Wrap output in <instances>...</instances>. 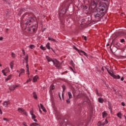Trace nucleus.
Masks as SVG:
<instances>
[{
  "mask_svg": "<svg viewBox=\"0 0 126 126\" xmlns=\"http://www.w3.org/2000/svg\"><path fill=\"white\" fill-rule=\"evenodd\" d=\"M97 13L94 14V18L95 21L98 22V21H100L101 20V16H102V14H103V11H104V9L102 8H98L97 9Z\"/></svg>",
  "mask_w": 126,
  "mask_h": 126,
  "instance_id": "nucleus-1",
  "label": "nucleus"
},
{
  "mask_svg": "<svg viewBox=\"0 0 126 126\" xmlns=\"http://www.w3.org/2000/svg\"><path fill=\"white\" fill-rule=\"evenodd\" d=\"M73 49H74V50H75V51H77V52H78V53L79 54L80 56H83L84 55L87 58L88 57V55H87V53L82 50H79L77 47H75V46H73Z\"/></svg>",
  "mask_w": 126,
  "mask_h": 126,
  "instance_id": "nucleus-2",
  "label": "nucleus"
},
{
  "mask_svg": "<svg viewBox=\"0 0 126 126\" xmlns=\"http://www.w3.org/2000/svg\"><path fill=\"white\" fill-rule=\"evenodd\" d=\"M53 64L57 68H62V63H60V62L57 60H54L53 61Z\"/></svg>",
  "mask_w": 126,
  "mask_h": 126,
  "instance_id": "nucleus-3",
  "label": "nucleus"
},
{
  "mask_svg": "<svg viewBox=\"0 0 126 126\" xmlns=\"http://www.w3.org/2000/svg\"><path fill=\"white\" fill-rule=\"evenodd\" d=\"M30 114L32 116V120H33L34 122H35V123H37V122H38V121L37 120V119H35L36 115H35V114H34V111L32 110L30 111Z\"/></svg>",
  "mask_w": 126,
  "mask_h": 126,
  "instance_id": "nucleus-4",
  "label": "nucleus"
},
{
  "mask_svg": "<svg viewBox=\"0 0 126 126\" xmlns=\"http://www.w3.org/2000/svg\"><path fill=\"white\" fill-rule=\"evenodd\" d=\"M18 111L19 112V113H20L21 114H23L24 115H25L26 116H27V112H26V111H25V110H24V109L22 108H19L18 109Z\"/></svg>",
  "mask_w": 126,
  "mask_h": 126,
  "instance_id": "nucleus-5",
  "label": "nucleus"
},
{
  "mask_svg": "<svg viewBox=\"0 0 126 126\" xmlns=\"http://www.w3.org/2000/svg\"><path fill=\"white\" fill-rule=\"evenodd\" d=\"M67 94H68L69 98L68 99L66 100V102L67 104H69V103H70V101L69 100H70V99H72V94H71V93H70V92H68Z\"/></svg>",
  "mask_w": 126,
  "mask_h": 126,
  "instance_id": "nucleus-6",
  "label": "nucleus"
},
{
  "mask_svg": "<svg viewBox=\"0 0 126 126\" xmlns=\"http://www.w3.org/2000/svg\"><path fill=\"white\" fill-rule=\"evenodd\" d=\"M10 104V102H9V100H6L4 101V102L2 103L3 106L4 107H5L6 108H8V105Z\"/></svg>",
  "mask_w": 126,
  "mask_h": 126,
  "instance_id": "nucleus-7",
  "label": "nucleus"
},
{
  "mask_svg": "<svg viewBox=\"0 0 126 126\" xmlns=\"http://www.w3.org/2000/svg\"><path fill=\"white\" fill-rule=\"evenodd\" d=\"M17 87H19V85H13L11 87H10L9 89L10 90H11L12 91H14L15 90V88Z\"/></svg>",
  "mask_w": 126,
  "mask_h": 126,
  "instance_id": "nucleus-8",
  "label": "nucleus"
},
{
  "mask_svg": "<svg viewBox=\"0 0 126 126\" xmlns=\"http://www.w3.org/2000/svg\"><path fill=\"white\" fill-rule=\"evenodd\" d=\"M46 59L48 63H50V62H52V63H54V62L55 61V60H52V58H51V57H50L48 56H46Z\"/></svg>",
  "mask_w": 126,
  "mask_h": 126,
  "instance_id": "nucleus-9",
  "label": "nucleus"
},
{
  "mask_svg": "<svg viewBox=\"0 0 126 126\" xmlns=\"http://www.w3.org/2000/svg\"><path fill=\"white\" fill-rule=\"evenodd\" d=\"M31 24H32V21H31V20H28L26 23L27 27H29V26H30Z\"/></svg>",
  "mask_w": 126,
  "mask_h": 126,
  "instance_id": "nucleus-10",
  "label": "nucleus"
},
{
  "mask_svg": "<svg viewBox=\"0 0 126 126\" xmlns=\"http://www.w3.org/2000/svg\"><path fill=\"white\" fill-rule=\"evenodd\" d=\"M112 77L115 79H120L121 78V76L119 75H115L113 74Z\"/></svg>",
  "mask_w": 126,
  "mask_h": 126,
  "instance_id": "nucleus-11",
  "label": "nucleus"
},
{
  "mask_svg": "<svg viewBox=\"0 0 126 126\" xmlns=\"http://www.w3.org/2000/svg\"><path fill=\"white\" fill-rule=\"evenodd\" d=\"M117 116L118 118H119V119H120V120H122V116H123V114H122V112H119L117 114Z\"/></svg>",
  "mask_w": 126,
  "mask_h": 126,
  "instance_id": "nucleus-12",
  "label": "nucleus"
},
{
  "mask_svg": "<svg viewBox=\"0 0 126 126\" xmlns=\"http://www.w3.org/2000/svg\"><path fill=\"white\" fill-rule=\"evenodd\" d=\"M46 47L47 49H48V50H50V49H51L52 51H54V50L53 49V48H51V46H50V42H48L47 43Z\"/></svg>",
  "mask_w": 126,
  "mask_h": 126,
  "instance_id": "nucleus-13",
  "label": "nucleus"
},
{
  "mask_svg": "<svg viewBox=\"0 0 126 126\" xmlns=\"http://www.w3.org/2000/svg\"><path fill=\"white\" fill-rule=\"evenodd\" d=\"M38 78H39L38 75H36L34 77H33L32 79V82H36L37 80H38Z\"/></svg>",
  "mask_w": 126,
  "mask_h": 126,
  "instance_id": "nucleus-14",
  "label": "nucleus"
},
{
  "mask_svg": "<svg viewBox=\"0 0 126 126\" xmlns=\"http://www.w3.org/2000/svg\"><path fill=\"white\" fill-rule=\"evenodd\" d=\"M98 101L99 103H101V104H103L104 102V99H103L102 97H99L98 98Z\"/></svg>",
  "mask_w": 126,
  "mask_h": 126,
  "instance_id": "nucleus-15",
  "label": "nucleus"
},
{
  "mask_svg": "<svg viewBox=\"0 0 126 126\" xmlns=\"http://www.w3.org/2000/svg\"><path fill=\"white\" fill-rule=\"evenodd\" d=\"M40 106L41 109H42L43 111L46 113V112H47V111L46 110V108H45V107H44V106L42 105V103L40 104Z\"/></svg>",
  "mask_w": 126,
  "mask_h": 126,
  "instance_id": "nucleus-16",
  "label": "nucleus"
},
{
  "mask_svg": "<svg viewBox=\"0 0 126 126\" xmlns=\"http://www.w3.org/2000/svg\"><path fill=\"white\" fill-rule=\"evenodd\" d=\"M32 96H33V98H34V99H35V100H37L38 99V96H37V94H36L35 92H33L32 93Z\"/></svg>",
  "mask_w": 126,
  "mask_h": 126,
  "instance_id": "nucleus-17",
  "label": "nucleus"
},
{
  "mask_svg": "<svg viewBox=\"0 0 126 126\" xmlns=\"http://www.w3.org/2000/svg\"><path fill=\"white\" fill-rule=\"evenodd\" d=\"M14 65V61H12L10 63V66L11 69H13Z\"/></svg>",
  "mask_w": 126,
  "mask_h": 126,
  "instance_id": "nucleus-18",
  "label": "nucleus"
},
{
  "mask_svg": "<svg viewBox=\"0 0 126 126\" xmlns=\"http://www.w3.org/2000/svg\"><path fill=\"white\" fill-rule=\"evenodd\" d=\"M97 126H105V124H104L103 122H102L101 121H99L97 123Z\"/></svg>",
  "mask_w": 126,
  "mask_h": 126,
  "instance_id": "nucleus-19",
  "label": "nucleus"
},
{
  "mask_svg": "<svg viewBox=\"0 0 126 126\" xmlns=\"http://www.w3.org/2000/svg\"><path fill=\"white\" fill-rule=\"evenodd\" d=\"M66 13V9H65V10L63 11V10H62L61 12H60V15L62 16V15H63V14H65Z\"/></svg>",
  "mask_w": 126,
  "mask_h": 126,
  "instance_id": "nucleus-20",
  "label": "nucleus"
},
{
  "mask_svg": "<svg viewBox=\"0 0 126 126\" xmlns=\"http://www.w3.org/2000/svg\"><path fill=\"white\" fill-rule=\"evenodd\" d=\"M20 73L22 74H24L25 73V70L23 68H21L20 69Z\"/></svg>",
  "mask_w": 126,
  "mask_h": 126,
  "instance_id": "nucleus-21",
  "label": "nucleus"
},
{
  "mask_svg": "<svg viewBox=\"0 0 126 126\" xmlns=\"http://www.w3.org/2000/svg\"><path fill=\"white\" fill-rule=\"evenodd\" d=\"M107 72H108L109 74L111 75V76L112 77L113 75H114V73L113 72V70H111V71H110L109 69H107Z\"/></svg>",
  "mask_w": 126,
  "mask_h": 126,
  "instance_id": "nucleus-22",
  "label": "nucleus"
},
{
  "mask_svg": "<svg viewBox=\"0 0 126 126\" xmlns=\"http://www.w3.org/2000/svg\"><path fill=\"white\" fill-rule=\"evenodd\" d=\"M33 27H34V26H32L30 29L28 30V31H31V30H32L33 31V32H36V29L33 28Z\"/></svg>",
  "mask_w": 126,
  "mask_h": 126,
  "instance_id": "nucleus-23",
  "label": "nucleus"
},
{
  "mask_svg": "<svg viewBox=\"0 0 126 126\" xmlns=\"http://www.w3.org/2000/svg\"><path fill=\"white\" fill-rule=\"evenodd\" d=\"M6 70H7V71H9V68H6L3 70H2V71H1L2 73H3V74L5 73V71H6Z\"/></svg>",
  "mask_w": 126,
  "mask_h": 126,
  "instance_id": "nucleus-24",
  "label": "nucleus"
},
{
  "mask_svg": "<svg viewBox=\"0 0 126 126\" xmlns=\"http://www.w3.org/2000/svg\"><path fill=\"white\" fill-rule=\"evenodd\" d=\"M49 41H52L53 42H57V40L53 38L48 37Z\"/></svg>",
  "mask_w": 126,
  "mask_h": 126,
  "instance_id": "nucleus-25",
  "label": "nucleus"
},
{
  "mask_svg": "<svg viewBox=\"0 0 126 126\" xmlns=\"http://www.w3.org/2000/svg\"><path fill=\"white\" fill-rule=\"evenodd\" d=\"M107 116V113H106V111H104L102 112V117L105 118Z\"/></svg>",
  "mask_w": 126,
  "mask_h": 126,
  "instance_id": "nucleus-26",
  "label": "nucleus"
},
{
  "mask_svg": "<svg viewBox=\"0 0 126 126\" xmlns=\"http://www.w3.org/2000/svg\"><path fill=\"white\" fill-rule=\"evenodd\" d=\"M40 49H41V50H42V51H46V47L43 46V45H41L40 46Z\"/></svg>",
  "mask_w": 126,
  "mask_h": 126,
  "instance_id": "nucleus-27",
  "label": "nucleus"
},
{
  "mask_svg": "<svg viewBox=\"0 0 126 126\" xmlns=\"http://www.w3.org/2000/svg\"><path fill=\"white\" fill-rule=\"evenodd\" d=\"M12 58H13V59H15V58H16V55L14 54V53L12 52L11 54Z\"/></svg>",
  "mask_w": 126,
  "mask_h": 126,
  "instance_id": "nucleus-28",
  "label": "nucleus"
},
{
  "mask_svg": "<svg viewBox=\"0 0 126 126\" xmlns=\"http://www.w3.org/2000/svg\"><path fill=\"white\" fill-rule=\"evenodd\" d=\"M27 74H28V77H29V75H30V73H29V68L28 67H27Z\"/></svg>",
  "mask_w": 126,
  "mask_h": 126,
  "instance_id": "nucleus-29",
  "label": "nucleus"
},
{
  "mask_svg": "<svg viewBox=\"0 0 126 126\" xmlns=\"http://www.w3.org/2000/svg\"><path fill=\"white\" fill-rule=\"evenodd\" d=\"M25 60L26 61V63H28V55L26 56V57L25 58Z\"/></svg>",
  "mask_w": 126,
  "mask_h": 126,
  "instance_id": "nucleus-30",
  "label": "nucleus"
},
{
  "mask_svg": "<svg viewBox=\"0 0 126 126\" xmlns=\"http://www.w3.org/2000/svg\"><path fill=\"white\" fill-rule=\"evenodd\" d=\"M29 48H30V49H34L35 48V46L33 44H32L29 46Z\"/></svg>",
  "mask_w": 126,
  "mask_h": 126,
  "instance_id": "nucleus-31",
  "label": "nucleus"
},
{
  "mask_svg": "<svg viewBox=\"0 0 126 126\" xmlns=\"http://www.w3.org/2000/svg\"><path fill=\"white\" fill-rule=\"evenodd\" d=\"M11 75H9L7 78L6 79V81H7L8 80H9V79H10L11 78Z\"/></svg>",
  "mask_w": 126,
  "mask_h": 126,
  "instance_id": "nucleus-32",
  "label": "nucleus"
},
{
  "mask_svg": "<svg viewBox=\"0 0 126 126\" xmlns=\"http://www.w3.org/2000/svg\"><path fill=\"white\" fill-rule=\"evenodd\" d=\"M32 79H31V78H29V79H28L26 82V83H25V84H26V83H29V82H31V81H32Z\"/></svg>",
  "mask_w": 126,
  "mask_h": 126,
  "instance_id": "nucleus-33",
  "label": "nucleus"
},
{
  "mask_svg": "<svg viewBox=\"0 0 126 126\" xmlns=\"http://www.w3.org/2000/svg\"><path fill=\"white\" fill-rule=\"evenodd\" d=\"M83 9L84 10H87V9H88V7H87V6H84Z\"/></svg>",
  "mask_w": 126,
  "mask_h": 126,
  "instance_id": "nucleus-34",
  "label": "nucleus"
},
{
  "mask_svg": "<svg viewBox=\"0 0 126 126\" xmlns=\"http://www.w3.org/2000/svg\"><path fill=\"white\" fill-rule=\"evenodd\" d=\"M62 88H63V92H64V91H65V86L63 85L62 86Z\"/></svg>",
  "mask_w": 126,
  "mask_h": 126,
  "instance_id": "nucleus-35",
  "label": "nucleus"
},
{
  "mask_svg": "<svg viewBox=\"0 0 126 126\" xmlns=\"http://www.w3.org/2000/svg\"><path fill=\"white\" fill-rule=\"evenodd\" d=\"M103 123L104 124V126H105V125H107V124L108 123V120H107V119H105V121Z\"/></svg>",
  "mask_w": 126,
  "mask_h": 126,
  "instance_id": "nucleus-36",
  "label": "nucleus"
},
{
  "mask_svg": "<svg viewBox=\"0 0 126 126\" xmlns=\"http://www.w3.org/2000/svg\"><path fill=\"white\" fill-rule=\"evenodd\" d=\"M86 24L83 25V23H82L81 24V27H85L86 26Z\"/></svg>",
  "mask_w": 126,
  "mask_h": 126,
  "instance_id": "nucleus-37",
  "label": "nucleus"
},
{
  "mask_svg": "<svg viewBox=\"0 0 126 126\" xmlns=\"http://www.w3.org/2000/svg\"><path fill=\"white\" fill-rule=\"evenodd\" d=\"M55 116H56L57 119H61V118H60V117H59V115H58V113H56Z\"/></svg>",
  "mask_w": 126,
  "mask_h": 126,
  "instance_id": "nucleus-38",
  "label": "nucleus"
},
{
  "mask_svg": "<svg viewBox=\"0 0 126 126\" xmlns=\"http://www.w3.org/2000/svg\"><path fill=\"white\" fill-rule=\"evenodd\" d=\"M22 125H23L24 126H27V123H26V122H23L22 123Z\"/></svg>",
  "mask_w": 126,
  "mask_h": 126,
  "instance_id": "nucleus-39",
  "label": "nucleus"
},
{
  "mask_svg": "<svg viewBox=\"0 0 126 126\" xmlns=\"http://www.w3.org/2000/svg\"><path fill=\"white\" fill-rule=\"evenodd\" d=\"M3 121H5L6 122H9V120L6 118H3Z\"/></svg>",
  "mask_w": 126,
  "mask_h": 126,
  "instance_id": "nucleus-40",
  "label": "nucleus"
},
{
  "mask_svg": "<svg viewBox=\"0 0 126 126\" xmlns=\"http://www.w3.org/2000/svg\"><path fill=\"white\" fill-rule=\"evenodd\" d=\"M83 38L85 41H86L87 40V37L86 36H83Z\"/></svg>",
  "mask_w": 126,
  "mask_h": 126,
  "instance_id": "nucleus-41",
  "label": "nucleus"
},
{
  "mask_svg": "<svg viewBox=\"0 0 126 126\" xmlns=\"http://www.w3.org/2000/svg\"><path fill=\"white\" fill-rule=\"evenodd\" d=\"M108 108H109V109L110 110V112H112V107H111V106L109 105V106H108Z\"/></svg>",
  "mask_w": 126,
  "mask_h": 126,
  "instance_id": "nucleus-42",
  "label": "nucleus"
},
{
  "mask_svg": "<svg viewBox=\"0 0 126 126\" xmlns=\"http://www.w3.org/2000/svg\"><path fill=\"white\" fill-rule=\"evenodd\" d=\"M121 43H124V42H125V39L123 38L121 40Z\"/></svg>",
  "mask_w": 126,
  "mask_h": 126,
  "instance_id": "nucleus-43",
  "label": "nucleus"
},
{
  "mask_svg": "<svg viewBox=\"0 0 126 126\" xmlns=\"http://www.w3.org/2000/svg\"><path fill=\"white\" fill-rule=\"evenodd\" d=\"M96 94L97 95V96H101V95L99 94V93H98V91H96Z\"/></svg>",
  "mask_w": 126,
  "mask_h": 126,
  "instance_id": "nucleus-44",
  "label": "nucleus"
},
{
  "mask_svg": "<svg viewBox=\"0 0 126 126\" xmlns=\"http://www.w3.org/2000/svg\"><path fill=\"white\" fill-rule=\"evenodd\" d=\"M0 115H2V111H1V108H0Z\"/></svg>",
  "mask_w": 126,
  "mask_h": 126,
  "instance_id": "nucleus-45",
  "label": "nucleus"
},
{
  "mask_svg": "<svg viewBox=\"0 0 126 126\" xmlns=\"http://www.w3.org/2000/svg\"><path fill=\"white\" fill-rule=\"evenodd\" d=\"M124 79H125V78H124V77H122L121 78V81H124Z\"/></svg>",
  "mask_w": 126,
  "mask_h": 126,
  "instance_id": "nucleus-46",
  "label": "nucleus"
},
{
  "mask_svg": "<svg viewBox=\"0 0 126 126\" xmlns=\"http://www.w3.org/2000/svg\"><path fill=\"white\" fill-rule=\"evenodd\" d=\"M122 106H123V107H125V106L126 105V104L125 103V102H122Z\"/></svg>",
  "mask_w": 126,
  "mask_h": 126,
  "instance_id": "nucleus-47",
  "label": "nucleus"
},
{
  "mask_svg": "<svg viewBox=\"0 0 126 126\" xmlns=\"http://www.w3.org/2000/svg\"><path fill=\"white\" fill-rule=\"evenodd\" d=\"M52 90H54V89H55V86L52 85Z\"/></svg>",
  "mask_w": 126,
  "mask_h": 126,
  "instance_id": "nucleus-48",
  "label": "nucleus"
},
{
  "mask_svg": "<svg viewBox=\"0 0 126 126\" xmlns=\"http://www.w3.org/2000/svg\"><path fill=\"white\" fill-rule=\"evenodd\" d=\"M2 40H3V37H0V41H2Z\"/></svg>",
  "mask_w": 126,
  "mask_h": 126,
  "instance_id": "nucleus-49",
  "label": "nucleus"
},
{
  "mask_svg": "<svg viewBox=\"0 0 126 126\" xmlns=\"http://www.w3.org/2000/svg\"><path fill=\"white\" fill-rule=\"evenodd\" d=\"M23 55H25V51H24V50H23Z\"/></svg>",
  "mask_w": 126,
  "mask_h": 126,
  "instance_id": "nucleus-50",
  "label": "nucleus"
},
{
  "mask_svg": "<svg viewBox=\"0 0 126 126\" xmlns=\"http://www.w3.org/2000/svg\"><path fill=\"white\" fill-rule=\"evenodd\" d=\"M39 111L40 114H42V110H41V109L39 108Z\"/></svg>",
  "mask_w": 126,
  "mask_h": 126,
  "instance_id": "nucleus-51",
  "label": "nucleus"
},
{
  "mask_svg": "<svg viewBox=\"0 0 126 126\" xmlns=\"http://www.w3.org/2000/svg\"><path fill=\"white\" fill-rule=\"evenodd\" d=\"M70 69H71V70H72V71H73V72H74L73 69L71 67H70Z\"/></svg>",
  "mask_w": 126,
  "mask_h": 126,
  "instance_id": "nucleus-52",
  "label": "nucleus"
},
{
  "mask_svg": "<svg viewBox=\"0 0 126 126\" xmlns=\"http://www.w3.org/2000/svg\"><path fill=\"white\" fill-rule=\"evenodd\" d=\"M101 70H102V71H104V67H102Z\"/></svg>",
  "mask_w": 126,
  "mask_h": 126,
  "instance_id": "nucleus-53",
  "label": "nucleus"
},
{
  "mask_svg": "<svg viewBox=\"0 0 126 126\" xmlns=\"http://www.w3.org/2000/svg\"><path fill=\"white\" fill-rule=\"evenodd\" d=\"M22 75V74H21L20 73L19 74V77H20V76Z\"/></svg>",
  "mask_w": 126,
  "mask_h": 126,
  "instance_id": "nucleus-54",
  "label": "nucleus"
},
{
  "mask_svg": "<svg viewBox=\"0 0 126 126\" xmlns=\"http://www.w3.org/2000/svg\"><path fill=\"white\" fill-rule=\"evenodd\" d=\"M8 32V29H6V33H7Z\"/></svg>",
  "mask_w": 126,
  "mask_h": 126,
  "instance_id": "nucleus-55",
  "label": "nucleus"
},
{
  "mask_svg": "<svg viewBox=\"0 0 126 126\" xmlns=\"http://www.w3.org/2000/svg\"><path fill=\"white\" fill-rule=\"evenodd\" d=\"M3 74V75H4L5 76H6V74H5V73H4Z\"/></svg>",
  "mask_w": 126,
  "mask_h": 126,
  "instance_id": "nucleus-56",
  "label": "nucleus"
},
{
  "mask_svg": "<svg viewBox=\"0 0 126 126\" xmlns=\"http://www.w3.org/2000/svg\"><path fill=\"white\" fill-rule=\"evenodd\" d=\"M45 30H46V28H44V29H43V30L42 31V32H44V31H45Z\"/></svg>",
  "mask_w": 126,
  "mask_h": 126,
  "instance_id": "nucleus-57",
  "label": "nucleus"
},
{
  "mask_svg": "<svg viewBox=\"0 0 126 126\" xmlns=\"http://www.w3.org/2000/svg\"><path fill=\"white\" fill-rule=\"evenodd\" d=\"M93 3H94V4H96V3L95 2V1H93Z\"/></svg>",
  "mask_w": 126,
  "mask_h": 126,
  "instance_id": "nucleus-58",
  "label": "nucleus"
},
{
  "mask_svg": "<svg viewBox=\"0 0 126 126\" xmlns=\"http://www.w3.org/2000/svg\"><path fill=\"white\" fill-rule=\"evenodd\" d=\"M105 67L106 69L107 70V71H108V69H109L106 67Z\"/></svg>",
  "mask_w": 126,
  "mask_h": 126,
  "instance_id": "nucleus-59",
  "label": "nucleus"
},
{
  "mask_svg": "<svg viewBox=\"0 0 126 126\" xmlns=\"http://www.w3.org/2000/svg\"><path fill=\"white\" fill-rule=\"evenodd\" d=\"M71 63H73V61H71Z\"/></svg>",
  "mask_w": 126,
  "mask_h": 126,
  "instance_id": "nucleus-60",
  "label": "nucleus"
},
{
  "mask_svg": "<svg viewBox=\"0 0 126 126\" xmlns=\"http://www.w3.org/2000/svg\"><path fill=\"white\" fill-rule=\"evenodd\" d=\"M17 72H20V71H19V70H17Z\"/></svg>",
  "mask_w": 126,
  "mask_h": 126,
  "instance_id": "nucleus-61",
  "label": "nucleus"
},
{
  "mask_svg": "<svg viewBox=\"0 0 126 126\" xmlns=\"http://www.w3.org/2000/svg\"><path fill=\"white\" fill-rule=\"evenodd\" d=\"M99 1H102V0H98Z\"/></svg>",
  "mask_w": 126,
  "mask_h": 126,
  "instance_id": "nucleus-62",
  "label": "nucleus"
},
{
  "mask_svg": "<svg viewBox=\"0 0 126 126\" xmlns=\"http://www.w3.org/2000/svg\"><path fill=\"white\" fill-rule=\"evenodd\" d=\"M62 96L63 97V94H62Z\"/></svg>",
  "mask_w": 126,
  "mask_h": 126,
  "instance_id": "nucleus-63",
  "label": "nucleus"
},
{
  "mask_svg": "<svg viewBox=\"0 0 126 126\" xmlns=\"http://www.w3.org/2000/svg\"><path fill=\"white\" fill-rule=\"evenodd\" d=\"M0 66H1V64H0Z\"/></svg>",
  "mask_w": 126,
  "mask_h": 126,
  "instance_id": "nucleus-64",
  "label": "nucleus"
}]
</instances>
